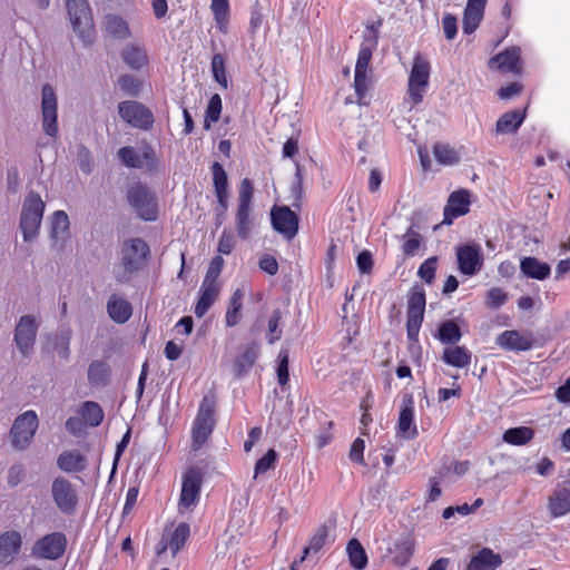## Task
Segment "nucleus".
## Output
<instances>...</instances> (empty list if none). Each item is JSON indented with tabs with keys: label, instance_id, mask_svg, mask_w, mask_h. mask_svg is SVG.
Returning <instances> with one entry per match:
<instances>
[{
	"label": "nucleus",
	"instance_id": "nucleus-1",
	"mask_svg": "<svg viewBox=\"0 0 570 570\" xmlns=\"http://www.w3.org/2000/svg\"><path fill=\"white\" fill-rule=\"evenodd\" d=\"M379 42L377 27H368L364 33V40L357 56L354 75V89L357 96V102L363 104V99L371 85V69L370 62L373 51L376 49Z\"/></svg>",
	"mask_w": 570,
	"mask_h": 570
},
{
	"label": "nucleus",
	"instance_id": "nucleus-2",
	"mask_svg": "<svg viewBox=\"0 0 570 570\" xmlns=\"http://www.w3.org/2000/svg\"><path fill=\"white\" fill-rule=\"evenodd\" d=\"M46 209L41 196L30 190L24 197L19 216V229L24 243H33L39 234Z\"/></svg>",
	"mask_w": 570,
	"mask_h": 570
},
{
	"label": "nucleus",
	"instance_id": "nucleus-3",
	"mask_svg": "<svg viewBox=\"0 0 570 570\" xmlns=\"http://www.w3.org/2000/svg\"><path fill=\"white\" fill-rule=\"evenodd\" d=\"M149 253V246L144 239L136 237L125 240L121 246V262L117 269L118 281H130L146 266Z\"/></svg>",
	"mask_w": 570,
	"mask_h": 570
},
{
	"label": "nucleus",
	"instance_id": "nucleus-4",
	"mask_svg": "<svg viewBox=\"0 0 570 570\" xmlns=\"http://www.w3.org/2000/svg\"><path fill=\"white\" fill-rule=\"evenodd\" d=\"M254 187L248 178L240 181L238 190V205L235 215V228L240 239H248L257 227L256 216L253 214Z\"/></svg>",
	"mask_w": 570,
	"mask_h": 570
},
{
	"label": "nucleus",
	"instance_id": "nucleus-5",
	"mask_svg": "<svg viewBox=\"0 0 570 570\" xmlns=\"http://www.w3.org/2000/svg\"><path fill=\"white\" fill-rule=\"evenodd\" d=\"M67 12L73 31L85 47L95 43L96 32L91 9L87 0H67Z\"/></svg>",
	"mask_w": 570,
	"mask_h": 570
},
{
	"label": "nucleus",
	"instance_id": "nucleus-6",
	"mask_svg": "<svg viewBox=\"0 0 570 570\" xmlns=\"http://www.w3.org/2000/svg\"><path fill=\"white\" fill-rule=\"evenodd\" d=\"M216 403L214 397L204 396L199 403L196 417L191 428V450L198 451L206 443L212 435L216 419H215Z\"/></svg>",
	"mask_w": 570,
	"mask_h": 570
},
{
	"label": "nucleus",
	"instance_id": "nucleus-7",
	"mask_svg": "<svg viewBox=\"0 0 570 570\" xmlns=\"http://www.w3.org/2000/svg\"><path fill=\"white\" fill-rule=\"evenodd\" d=\"M127 200L135 213L144 220L154 222L158 217L155 194L144 184L136 183L127 189Z\"/></svg>",
	"mask_w": 570,
	"mask_h": 570
},
{
	"label": "nucleus",
	"instance_id": "nucleus-8",
	"mask_svg": "<svg viewBox=\"0 0 570 570\" xmlns=\"http://www.w3.org/2000/svg\"><path fill=\"white\" fill-rule=\"evenodd\" d=\"M203 472L198 468L188 469L181 476V491L178 502L180 514L191 512L200 499Z\"/></svg>",
	"mask_w": 570,
	"mask_h": 570
},
{
	"label": "nucleus",
	"instance_id": "nucleus-9",
	"mask_svg": "<svg viewBox=\"0 0 570 570\" xmlns=\"http://www.w3.org/2000/svg\"><path fill=\"white\" fill-rule=\"evenodd\" d=\"M39 425L38 415L28 410L16 417L10 430L11 445L17 450H24L31 443Z\"/></svg>",
	"mask_w": 570,
	"mask_h": 570
},
{
	"label": "nucleus",
	"instance_id": "nucleus-10",
	"mask_svg": "<svg viewBox=\"0 0 570 570\" xmlns=\"http://www.w3.org/2000/svg\"><path fill=\"white\" fill-rule=\"evenodd\" d=\"M430 70V62L421 55H416L413 59L407 82V94L413 105H417L423 100V95L429 86Z\"/></svg>",
	"mask_w": 570,
	"mask_h": 570
},
{
	"label": "nucleus",
	"instance_id": "nucleus-11",
	"mask_svg": "<svg viewBox=\"0 0 570 570\" xmlns=\"http://www.w3.org/2000/svg\"><path fill=\"white\" fill-rule=\"evenodd\" d=\"M67 538L62 532H52L39 538L31 548V554L38 559L57 560L63 556Z\"/></svg>",
	"mask_w": 570,
	"mask_h": 570
},
{
	"label": "nucleus",
	"instance_id": "nucleus-12",
	"mask_svg": "<svg viewBox=\"0 0 570 570\" xmlns=\"http://www.w3.org/2000/svg\"><path fill=\"white\" fill-rule=\"evenodd\" d=\"M41 118L45 134L55 138L58 135V100L49 83L41 89Z\"/></svg>",
	"mask_w": 570,
	"mask_h": 570
},
{
	"label": "nucleus",
	"instance_id": "nucleus-13",
	"mask_svg": "<svg viewBox=\"0 0 570 570\" xmlns=\"http://www.w3.org/2000/svg\"><path fill=\"white\" fill-rule=\"evenodd\" d=\"M213 173V185L215 189V195L217 198V206L215 207V216H216V226H220L226 217V213L228 209V199H229V190H228V178L225 169L219 163H214L212 165Z\"/></svg>",
	"mask_w": 570,
	"mask_h": 570
},
{
	"label": "nucleus",
	"instance_id": "nucleus-14",
	"mask_svg": "<svg viewBox=\"0 0 570 570\" xmlns=\"http://www.w3.org/2000/svg\"><path fill=\"white\" fill-rule=\"evenodd\" d=\"M425 304V293L422 289L410 293L407 297L406 334L407 338L412 342L417 341L419 332L424 318Z\"/></svg>",
	"mask_w": 570,
	"mask_h": 570
},
{
	"label": "nucleus",
	"instance_id": "nucleus-15",
	"mask_svg": "<svg viewBox=\"0 0 570 570\" xmlns=\"http://www.w3.org/2000/svg\"><path fill=\"white\" fill-rule=\"evenodd\" d=\"M52 499L57 508L66 514L73 513L78 504V495L73 484L67 479L59 476L52 481Z\"/></svg>",
	"mask_w": 570,
	"mask_h": 570
},
{
	"label": "nucleus",
	"instance_id": "nucleus-16",
	"mask_svg": "<svg viewBox=\"0 0 570 570\" xmlns=\"http://www.w3.org/2000/svg\"><path fill=\"white\" fill-rule=\"evenodd\" d=\"M119 116L132 127L148 129L153 126V114L137 101H122L118 105Z\"/></svg>",
	"mask_w": 570,
	"mask_h": 570
},
{
	"label": "nucleus",
	"instance_id": "nucleus-17",
	"mask_svg": "<svg viewBox=\"0 0 570 570\" xmlns=\"http://www.w3.org/2000/svg\"><path fill=\"white\" fill-rule=\"evenodd\" d=\"M495 343L505 351L519 353L531 350L534 337L530 331L508 330L498 335Z\"/></svg>",
	"mask_w": 570,
	"mask_h": 570
},
{
	"label": "nucleus",
	"instance_id": "nucleus-18",
	"mask_svg": "<svg viewBox=\"0 0 570 570\" xmlns=\"http://www.w3.org/2000/svg\"><path fill=\"white\" fill-rule=\"evenodd\" d=\"M37 330L38 324L33 316L26 315L19 320L16 326L14 342L22 355L31 353L36 342Z\"/></svg>",
	"mask_w": 570,
	"mask_h": 570
},
{
	"label": "nucleus",
	"instance_id": "nucleus-19",
	"mask_svg": "<svg viewBox=\"0 0 570 570\" xmlns=\"http://www.w3.org/2000/svg\"><path fill=\"white\" fill-rule=\"evenodd\" d=\"M70 222L66 212L56 210L50 217V242L51 248L62 252L67 240L70 238Z\"/></svg>",
	"mask_w": 570,
	"mask_h": 570
},
{
	"label": "nucleus",
	"instance_id": "nucleus-20",
	"mask_svg": "<svg viewBox=\"0 0 570 570\" xmlns=\"http://www.w3.org/2000/svg\"><path fill=\"white\" fill-rule=\"evenodd\" d=\"M272 225L278 233L292 239L298 230V217L287 206L274 207L271 213Z\"/></svg>",
	"mask_w": 570,
	"mask_h": 570
},
{
	"label": "nucleus",
	"instance_id": "nucleus-21",
	"mask_svg": "<svg viewBox=\"0 0 570 570\" xmlns=\"http://www.w3.org/2000/svg\"><path fill=\"white\" fill-rule=\"evenodd\" d=\"M456 261L462 274L474 275L483 264V255L479 245H463L456 248Z\"/></svg>",
	"mask_w": 570,
	"mask_h": 570
},
{
	"label": "nucleus",
	"instance_id": "nucleus-22",
	"mask_svg": "<svg viewBox=\"0 0 570 570\" xmlns=\"http://www.w3.org/2000/svg\"><path fill=\"white\" fill-rule=\"evenodd\" d=\"M397 434L406 440H413L419 434L414 423V400L411 394H406L402 399L397 420Z\"/></svg>",
	"mask_w": 570,
	"mask_h": 570
},
{
	"label": "nucleus",
	"instance_id": "nucleus-23",
	"mask_svg": "<svg viewBox=\"0 0 570 570\" xmlns=\"http://www.w3.org/2000/svg\"><path fill=\"white\" fill-rule=\"evenodd\" d=\"M520 56L521 49L519 47L512 46L505 49L503 52H500L490 58L488 66L492 70L498 69L501 72L519 73L521 71Z\"/></svg>",
	"mask_w": 570,
	"mask_h": 570
},
{
	"label": "nucleus",
	"instance_id": "nucleus-24",
	"mask_svg": "<svg viewBox=\"0 0 570 570\" xmlns=\"http://www.w3.org/2000/svg\"><path fill=\"white\" fill-rule=\"evenodd\" d=\"M22 535L19 531H6L0 535V563L10 564L19 554Z\"/></svg>",
	"mask_w": 570,
	"mask_h": 570
},
{
	"label": "nucleus",
	"instance_id": "nucleus-25",
	"mask_svg": "<svg viewBox=\"0 0 570 570\" xmlns=\"http://www.w3.org/2000/svg\"><path fill=\"white\" fill-rule=\"evenodd\" d=\"M470 194L468 190L454 191L450 195L448 204L444 207L443 224L450 225L453 218L465 215L469 212Z\"/></svg>",
	"mask_w": 570,
	"mask_h": 570
},
{
	"label": "nucleus",
	"instance_id": "nucleus-26",
	"mask_svg": "<svg viewBox=\"0 0 570 570\" xmlns=\"http://www.w3.org/2000/svg\"><path fill=\"white\" fill-rule=\"evenodd\" d=\"M189 534H190L189 524H187L185 522L179 523L170 534L163 535L159 547L157 549V553L160 554V553L165 552L167 549H169L171 551L173 556H175L180 550V548L185 544Z\"/></svg>",
	"mask_w": 570,
	"mask_h": 570
},
{
	"label": "nucleus",
	"instance_id": "nucleus-27",
	"mask_svg": "<svg viewBox=\"0 0 570 570\" xmlns=\"http://www.w3.org/2000/svg\"><path fill=\"white\" fill-rule=\"evenodd\" d=\"M502 563L501 556L493 552L490 548H482L466 566V570H495Z\"/></svg>",
	"mask_w": 570,
	"mask_h": 570
},
{
	"label": "nucleus",
	"instance_id": "nucleus-28",
	"mask_svg": "<svg viewBox=\"0 0 570 570\" xmlns=\"http://www.w3.org/2000/svg\"><path fill=\"white\" fill-rule=\"evenodd\" d=\"M414 551V541L409 535H403L393 542V546L389 548V552L392 554V561L395 564H406Z\"/></svg>",
	"mask_w": 570,
	"mask_h": 570
},
{
	"label": "nucleus",
	"instance_id": "nucleus-29",
	"mask_svg": "<svg viewBox=\"0 0 570 570\" xmlns=\"http://www.w3.org/2000/svg\"><path fill=\"white\" fill-rule=\"evenodd\" d=\"M548 509L554 518L563 517L570 512V490L557 488L549 497Z\"/></svg>",
	"mask_w": 570,
	"mask_h": 570
},
{
	"label": "nucleus",
	"instance_id": "nucleus-30",
	"mask_svg": "<svg viewBox=\"0 0 570 570\" xmlns=\"http://www.w3.org/2000/svg\"><path fill=\"white\" fill-rule=\"evenodd\" d=\"M521 273L537 281L546 279L550 274V266L535 257H523L520 262Z\"/></svg>",
	"mask_w": 570,
	"mask_h": 570
},
{
	"label": "nucleus",
	"instance_id": "nucleus-31",
	"mask_svg": "<svg viewBox=\"0 0 570 570\" xmlns=\"http://www.w3.org/2000/svg\"><path fill=\"white\" fill-rule=\"evenodd\" d=\"M107 311L110 318L120 324L127 322L132 313L130 303L116 295L109 298Z\"/></svg>",
	"mask_w": 570,
	"mask_h": 570
},
{
	"label": "nucleus",
	"instance_id": "nucleus-32",
	"mask_svg": "<svg viewBox=\"0 0 570 570\" xmlns=\"http://www.w3.org/2000/svg\"><path fill=\"white\" fill-rule=\"evenodd\" d=\"M525 118L524 111L511 110L503 114L497 121L495 130L498 134H513L522 125Z\"/></svg>",
	"mask_w": 570,
	"mask_h": 570
},
{
	"label": "nucleus",
	"instance_id": "nucleus-33",
	"mask_svg": "<svg viewBox=\"0 0 570 570\" xmlns=\"http://www.w3.org/2000/svg\"><path fill=\"white\" fill-rule=\"evenodd\" d=\"M442 361L448 365L463 368L471 363V353L464 346H451L443 351Z\"/></svg>",
	"mask_w": 570,
	"mask_h": 570
},
{
	"label": "nucleus",
	"instance_id": "nucleus-34",
	"mask_svg": "<svg viewBox=\"0 0 570 570\" xmlns=\"http://www.w3.org/2000/svg\"><path fill=\"white\" fill-rule=\"evenodd\" d=\"M60 470L65 472H79L86 466V459L79 451H65L57 460Z\"/></svg>",
	"mask_w": 570,
	"mask_h": 570
},
{
	"label": "nucleus",
	"instance_id": "nucleus-35",
	"mask_svg": "<svg viewBox=\"0 0 570 570\" xmlns=\"http://www.w3.org/2000/svg\"><path fill=\"white\" fill-rule=\"evenodd\" d=\"M104 28L109 36L117 39H125L130 35L127 22L116 14L105 16Z\"/></svg>",
	"mask_w": 570,
	"mask_h": 570
},
{
	"label": "nucleus",
	"instance_id": "nucleus-36",
	"mask_svg": "<svg viewBox=\"0 0 570 570\" xmlns=\"http://www.w3.org/2000/svg\"><path fill=\"white\" fill-rule=\"evenodd\" d=\"M259 355V346L256 343L248 344L235 361L238 375L250 370Z\"/></svg>",
	"mask_w": 570,
	"mask_h": 570
},
{
	"label": "nucleus",
	"instance_id": "nucleus-37",
	"mask_svg": "<svg viewBox=\"0 0 570 570\" xmlns=\"http://www.w3.org/2000/svg\"><path fill=\"white\" fill-rule=\"evenodd\" d=\"M346 552L351 566L355 570H363L367 564V554L363 546L357 539H351L346 547Z\"/></svg>",
	"mask_w": 570,
	"mask_h": 570
},
{
	"label": "nucleus",
	"instance_id": "nucleus-38",
	"mask_svg": "<svg viewBox=\"0 0 570 570\" xmlns=\"http://www.w3.org/2000/svg\"><path fill=\"white\" fill-rule=\"evenodd\" d=\"M534 436V430L529 426H518L508 429L502 436L505 443L512 445H524Z\"/></svg>",
	"mask_w": 570,
	"mask_h": 570
},
{
	"label": "nucleus",
	"instance_id": "nucleus-39",
	"mask_svg": "<svg viewBox=\"0 0 570 570\" xmlns=\"http://www.w3.org/2000/svg\"><path fill=\"white\" fill-rule=\"evenodd\" d=\"M79 414L90 426H98L104 421V411L101 406L92 401L83 402L80 405Z\"/></svg>",
	"mask_w": 570,
	"mask_h": 570
},
{
	"label": "nucleus",
	"instance_id": "nucleus-40",
	"mask_svg": "<svg viewBox=\"0 0 570 570\" xmlns=\"http://www.w3.org/2000/svg\"><path fill=\"white\" fill-rule=\"evenodd\" d=\"M210 10L218 30L223 33L227 32L229 2L228 0H212Z\"/></svg>",
	"mask_w": 570,
	"mask_h": 570
},
{
	"label": "nucleus",
	"instance_id": "nucleus-41",
	"mask_svg": "<svg viewBox=\"0 0 570 570\" xmlns=\"http://www.w3.org/2000/svg\"><path fill=\"white\" fill-rule=\"evenodd\" d=\"M110 367L101 361H94L88 368V380L92 385H106L109 379Z\"/></svg>",
	"mask_w": 570,
	"mask_h": 570
},
{
	"label": "nucleus",
	"instance_id": "nucleus-42",
	"mask_svg": "<svg viewBox=\"0 0 570 570\" xmlns=\"http://www.w3.org/2000/svg\"><path fill=\"white\" fill-rule=\"evenodd\" d=\"M124 61L132 69H140L147 62L145 50L136 45H128L122 50Z\"/></svg>",
	"mask_w": 570,
	"mask_h": 570
},
{
	"label": "nucleus",
	"instance_id": "nucleus-43",
	"mask_svg": "<svg viewBox=\"0 0 570 570\" xmlns=\"http://www.w3.org/2000/svg\"><path fill=\"white\" fill-rule=\"evenodd\" d=\"M461 331L453 321H446L439 327V340L444 344H455L461 340Z\"/></svg>",
	"mask_w": 570,
	"mask_h": 570
},
{
	"label": "nucleus",
	"instance_id": "nucleus-44",
	"mask_svg": "<svg viewBox=\"0 0 570 570\" xmlns=\"http://www.w3.org/2000/svg\"><path fill=\"white\" fill-rule=\"evenodd\" d=\"M217 295V287H205L195 305L194 312L197 317H203L207 313Z\"/></svg>",
	"mask_w": 570,
	"mask_h": 570
},
{
	"label": "nucleus",
	"instance_id": "nucleus-45",
	"mask_svg": "<svg viewBox=\"0 0 570 570\" xmlns=\"http://www.w3.org/2000/svg\"><path fill=\"white\" fill-rule=\"evenodd\" d=\"M71 340V331L69 328L61 330L55 337L53 348L61 360L67 361L70 355L69 343Z\"/></svg>",
	"mask_w": 570,
	"mask_h": 570
},
{
	"label": "nucleus",
	"instance_id": "nucleus-46",
	"mask_svg": "<svg viewBox=\"0 0 570 570\" xmlns=\"http://www.w3.org/2000/svg\"><path fill=\"white\" fill-rule=\"evenodd\" d=\"M222 112V98L218 94L210 97L208 106L206 108V115L204 119V128L208 130L212 122L218 121Z\"/></svg>",
	"mask_w": 570,
	"mask_h": 570
},
{
	"label": "nucleus",
	"instance_id": "nucleus-47",
	"mask_svg": "<svg viewBox=\"0 0 570 570\" xmlns=\"http://www.w3.org/2000/svg\"><path fill=\"white\" fill-rule=\"evenodd\" d=\"M120 160L130 168H142V150L137 153L132 147H122L118 150Z\"/></svg>",
	"mask_w": 570,
	"mask_h": 570
},
{
	"label": "nucleus",
	"instance_id": "nucleus-48",
	"mask_svg": "<svg viewBox=\"0 0 570 570\" xmlns=\"http://www.w3.org/2000/svg\"><path fill=\"white\" fill-rule=\"evenodd\" d=\"M327 537V531L325 528H321L316 531V533L311 538L308 546L305 547L303 556L299 559V562H303L307 556L311 553H317L323 546L325 544Z\"/></svg>",
	"mask_w": 570,
	"mask_h": 570
},
{
	"label": "nucleus",
	"instance_id": "nucleus-49",
	"mask_svg": "<svg viewBox=\"0 0 570 570\" xmlns=\"http://www.w3.org/2000/svg\"><path fill=\"white\" fill-rule=\"evenodd\" d=\"M434 156L436 160L443 165H453L459 160L458 154L454 149L441 144L434 146Z\"/></svg>",
	"mask_w": 570,
	"mask_h": 570
},
{
	"label": "nucleus",
	"instance_id": "nucleus-50",
	"mask_svg": "<svg viewBox=\"0 0 570 570\" xmlns=\"http://www.w3.org/2000/svg\"><path fill=\"white\" fill-rule=\"evenodd\" d=\"M277 460V453L275 450L271 449L266 452L264 456H262L255 464L254 469V479H257L261 474L267 472L273 469L275 462Z\"/></svg>",
	"mask_w": 570,
	"mask_h": 570
},
{
	"label": "nucleus",
	"instance_id": "nucleus-51",
	"mask_svg": "<svg viewBox=\"0 0 570 570\" xmlns=\"http://www.w3.org/2000/svg\"><path fill=\"white\" fill-rule=\"evenodd\" d=\"M77 164L83 174L89 175L94 170V160L91 153L83 145H79L77 147Z\"/></svg>",
	"mask_w": 570,
	"mask_h": 570
},
{
	"label": "nucleus",
	"instance_id": "nucleus-52",
	"mask_svg": "<svg viewBox=\"0 0 570 570\" xmlns=\"http://www.w3.org/2000/svg\"><path fill=\"white\" fill-rule=\"evenodd\" d=\"M403 238L405 239L402 246L403 253L414 255L420 248L421 236L410 227Z\"/></svg>",
	"mask_w": 570,
	"mask_h": 570
},
{
	"label": "nucleus",
	"instance_id": "nucleus-53",
	"mask_svg": "<svg viewBox=\"0 0 570 570\" xmlns=\"http://www.w3.org/2000/svg\"><path fill=\"white\" fill-rule=\"evenodd\" d=\"M212 71L215 80L227 88V78L225 72V62L222 55L217 53L212 59Z\"/></svg>",
	"mask_w": 570,
	"mask_h": 570
},
{
	"label": "nucleus",
	"instance_id": "nucleus-54",
	"mask_svg": "<svg viewBox=\"0 0 570 570\" xmlns=\"http://www.w3.org/2000/svg\"><path fill=\"white\" fill-rule=\"evenodd\" d=\"M436 264V257H430L421 264L417 271V275L422 281L430 284L434 279Z\"/></svg>",
	"mask_w": 570,
	"mask_h": 570
},
{
	"label": "nucleus",
	"instance_id": "nucleus-55",
	"mask_svg": "<svg viewBox=\"0 0 570 570\" xmlns=\"http://www.w3.org/2000/svg\"><path fill=\"white\" fill-rule=\"evenodd\" d=\"M281 312L274 311L268 320V333L267 340L269 344H274L282 336V330L279 328Z\"/></svg>",
	"mask_w": 570,
	"mask_h": 570
},
{
	"label": "nucleus",
	"instance_id": "nucleus-56",
	"mask_svg": "<svg viewBox=\"0 0 570 570\" xmlns=\"http://www.w3.org/2000/svg\"><path fill=\"white\" fill-rule=\"evenodd\" d=\"M483 14L464 10L463 13V32L466 35L473 33L479 27Z\"/></svg>",
	"mask_w": 570,
	"mask_h": 570
},
{
	"label": "nucleus",
	"instance_id": "nucleus-57",
	"mask_svg": "<svg viewBox=\"0 0 570 570\" xmlns=\"http://www.w3.org/2000/svg\"><path fill=\"white\" fill-rule=\"evenodd\" d=\"M159 166L158 158L151 146L146 145L142 147V168L150 173L157 171Z\"/></svg>",
	"mask_w": 570,
	"mask_h": 570
},
{
	"label": "nucleus",
	"instance_id": "nucleus-58",
	"mask_svg": "<svg viewBox=\"0 0 570 570\" xmlns=\"http://www.w3.org/2000/svg\"><path fill=\"white\" fill-rule=\"evenodd\" d=\"M507 301V294L502 287H492L487 296V304L491 308H499Z\"/></svg>",
	"mask_w": 570,
	"mask_h": 570
},
{
	"label": "nucleus",
	"instance_id": "nucleus-59",
	"mask_svg": "<svg viewBox=\"0 0 570 570\" xmlns=\"http://www.w3.org/2000/svg\"><path fill=\"white\" fill-rule=\"evenodd\" d=\"M277 379L281 385H285L289 381L287 352L278 354Z\"/></svg>",
	"mask_w": 570,
	"mask_h": 570
},
{
	"label": "nucleus",
	"instance_id": "nucleus-60",
	"mask_svg": "<svg viewBox=\"0 0 570 570\" xmlns=\"http://www.w3.org/2000/svg\"><path fill=\"white\" fill-rule=\"evenodd\" d=\"M119 87L129 96H137L139 91V81L132 76L125 75L118 80Z\"/></svg>",
	"mask_w": 570,
	"mask_h": 570
},
{
	"label": "nucleus",
	"instance_id": "nucleus-61",
	"mask_svg": "<svg viewBox=\"0 0 570 570\" xmlns=\"http://www.w3.org/2000/svg\"><path fill=\"white\" fill-rule=\"evenodd\" d=\"M235 243L233 233L225 229L218 242V252L225 255L230 254L235 247Z\"/></svg>",
	"mask_w": 570,
	"mask_h": 570
},
{
	"label": "nucleus",
	"instance_id": "nucleus-62",
	"mask_svg": "<svg viewBox=\"0 0 570 570\" xmlns=\"http://www.w3.org/2000/svg\"><path fill=\"white\" fill-rule=\"evenodd\" d=\"M223 265H224V259L222 256H215L213 258V261L209 264V267H208L205 281H204V285H206L207 283H212L217 278V276L222 272Z\"/></svg>",
	"mask_w": 570,
	"mask_h": 570
},
{
	"label": "nucleus",
	"instance_id": "nucleus-63",
	"mask_svg": "<svg viewBox=\"0 0 570 570\" xmlns=\"http://www.w3.org/2000/svg\"><path fill=\"white\" fill-rule=\"evenodd\" d=\"M364 450H365V443L364 440L357 438L351 446L350 450V459L351 461L363 464L364 463Z\"/></svg>",
	"mask_w": 570,
	"mask_h": 570
},
{
	"label": "nucleus",
	"instance_id": "nucleus-64",
	"mask_svg": "<svg viewBox=\"0 0 570 570\" xmlns=\"http://www.w3.org/2000/svg\"><path fill=\"white\" fill-rule=\"evenodd\" d=\"M21 178L17 167H11L7 170V188L8 191L16 194L20 187Z\"/></svg>",
	"mask_w": 570,
	"mask_h": 570
}]
</instances>
